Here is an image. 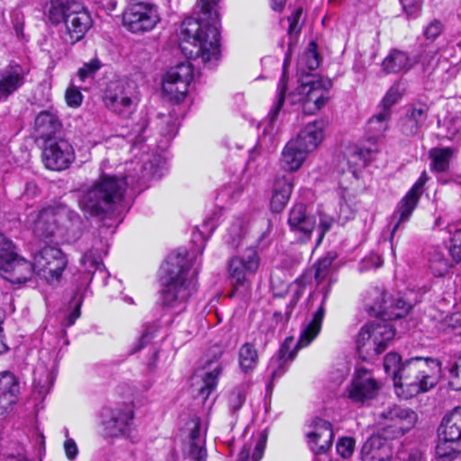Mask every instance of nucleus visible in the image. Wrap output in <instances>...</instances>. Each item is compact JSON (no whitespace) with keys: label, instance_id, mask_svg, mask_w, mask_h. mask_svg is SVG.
<instances>
[{"label":"nucleus","instance_id":"f257e3e1","mask_svg":"<svg viewBox=\"0 0 461 461\" xmlns=\"http://www.w3.org/2000/svg\"><path fill=\"white\" fill-rule=\"evenodd\" d=\"M194 258L185 248L172 251L160 267L158 303L167 311L181 312L197 290L198 270L192 271Z\"/></svg>","mask_w":461,"mask_h":461},{"label":"nucleus","instance_id":"f03ea898","mask_svg":"<svg viewBox=\"0 0 461 461\" xmlns=\"http://www.w3.org/2000/svg\"><path fill=\"white\" fill-rule=\"evenodd\" d=\"M140 175L137 176L128 174L123 177L103 175L90 188L86 190L79 205L85 213L91 216L101 217L103 220L116 215L117 223L122 221L121 214L126 208L122 204L126 187L141 180L149 178L146 167L140 166Z\"/></svg>","mask_w":461,"mask_h":461},{"label":"nucleus","instance_id":"7ed1b4c3","mask_svg":"<svg viewBox=\"0 0 461 461\" xmlns=\"http://www.w3.org/2000/svg\"><path fill=\"white\" fill-rule=\"evenodd\" d=\"M220 0H198L197 5L204 15L212 19V23H202L196 19L183 21L179 36V48L189 59H201L203 63L217 59L220 54V29L215 6Z\"/></svg>","mask_w":461,"mask_h":461},{"label":"nucleus","instance_id":"20e7f679","mask_svg":"<svg viewBox=\"0 0 461 461\" xmlns=\"http://www.w3.org/2000/svg\"><path fill=\"white\" fill-rule=\"evenodd\" d=\"M332 283L328 280V285L321 288L322 299L316 311L302 324L299 339L293 349V338H286L280 347L276 356L269 362L268 371L272 380L281 377L288 368V361H292L300 348L310 345L319 335L326 312V303L330 293Z\"/></svg>","mask_w":461,"mask_h":461},{"label":"nucleus","instance_id":"39448f33","mask_svg":"<svg viewBox=\"0 0 461 461\" xmlns=\"http://www.w3.org/2000/svg\"><path fill=\"white\" fill-rule=\"evenodd\" d=\"M299 297L298 293L289 295L285 302V311H276L271 317L266 318L255 334L253 342H246L240 348L239 365L243 373L252 372L258 364V354L255 347H266L278 332L285 329Z\"/></svg>","mask_w":461,"mask_h":461},{"label":"nucleus","instance_id":"423d86ee","mask_svg":"<svg viewBox=\"0 0 461 461\" xmlns=\"http://www.w3.org/2000/svg\"><path fill=\"white\" fill-rule=\"evenodd\" d=\"M402 307L403 302L401 298H387L386 293L378 287L367 292L365 298L366 311L371 316H381V319L370 321L365 327L369 328V333L384 350L395 335V329L388 321L402 318Z\"/></svg>","mask_w":461,"mask_h":461},{"label":"nucleus","instance_id":"0eeeda50","mask_svg":"<svg viewBox=\"0 0 461 461\" xmlns=\"http://www.w3.org/2000/svg\"><path fill=\"white\" fill-rule=\"evenodd\" d=\"M46 16L52 25L63 23L59 36L69 45L80 41L93 25L90 13L76 0H50Z\"/></svg>","mask_w":461,"mask_h":461},{"label":"nucleus","instance_id":"6e6552de","mask_svg":"<svg viewBox=\"0 0 461 461\" xmlns=\"http://www.w3.org/2000/svg\"><path fill=\"white\" fill-rule=\"evenodd\" d=\"M405 372L414 381L407 384L405 398H411L433 388L440 379L441 365L430 357H411L405 360Z\"/></svg>","mask_w":461,"mask_h":461},{"label":"nucleus","instance_id":"1a4fd4ad","mask_svg":"<svg viewBox=\"0 0 461 461\" xmlns=\"http://www.w3.org/2000/svg\"><path fill=\"white\" fill-rule=\"evenodd\" d=\"M331 87L329 78L309 80L299 87L298 93L291 94L288 101L293 105L301 104L303 113L313 114L326 105Z\"/></svg>","mask_w":461,"mask_h":461},{"label":"nucleus","instance_id":"9d476101","mask_svg":"<svg viewBox=\"0 0 461 461\" xmlns=\"http://www.w3.org/2000/svg\"><path fill=\"white\" fill-rule=\"evenodd\" d=\"M390 116L386 112L380 111L370 118L366 123L367 145L354 147L348 155V164L365 167L378 152L377 140L387 129Z\"/></svg>","mask_w":461,"mask_h":461},{"label":"nucleus","instance_id":"9b49d317","mask_svg":"<svg viewBox=\"0 0 461 461\" xmlns=\"http://www.w3.org/2000/svg\"><path fill=\"white\" fill-rule=\"evenodd\" d=\"M161 22L157 5L138 2L129 5L122 14V24L131 33L144 34L154 30Z\"/></svg>","mask_w":461,"mask_h":461},{"label":"nucleus","instance_id":"f8f14e48","mask_svg":"<svg viewBox=\"0 0 461 461\" xmlns=\"http://www.w3.org/2000/svg\"><path fill=\"white\" fill-rule=\"evenodd\" d=\"M259 264L260 258L252 245H249L241 256H235L230 259V279L236 292L245 293L250 288L251 277L257 273Z\"/></svg>","mask_w":461,"mask_h":461},{"label":"nucleus","instance_id":"ddd939ff","mask_svg":"<svg viewBox=\"0 0 461 461\" xmlns=\"http://www.w3.org/2000/svg\"><path fill=\"white\" fill-rule=\"evenodd\" d=\"M33 258L36 273L49 284L59 282L68 263L60 249L50 246L41 249Z\"/></svg>","mask_w":461,"mask_h":461},{"label":"nucleus","instance_id":"4468645a","mask_svg":"<svg viewBox=\"0 0 461 461\" xmlns=\"http://www.w3.org/2000/svg\"><path fill=\"white\" fill-rule=\"evenodd\" d=\"M193 67L189 62H182L171 68L163 78L162 89L171 99L182 101L193 78Z\"/></svg>","mask_w":461,"mask_h":461},{"label":"nucleus","instance_id":"2eb2a0df","mask_svg":"<svg viewBox=\"0 0 461 461\" xmlns=\"http://www.w3.org/2000/svg\"><path fill=\"white\" fill-rule=\"evenodd\" d=\"M42 160L47 168L61 171L75 160V151L67 140H49L42 151Z\"/></svg>","mask_w":461,"mask_h":461},{"label":"nucleus","instance_id":"dca6fc26","mask_svg":"<svg viewBox=\"0 0 461 461\" xmlns=\"http://www.w3.org/2000/svg\"><path fill=\"white\" fill-rule=\"evenodd\" d=\"M381 388L372 374L365 369H357L347 389L348 397L355 403L364 404L376 397Z\"/></svg>","mask_w":461,"mask_h":461},{"label":"nucleus","instance_id":"f3484780","mask_svg":"<svg viewBox=\"0 0 461 461\" xmlns=\"http://www.w3.org/2000/svg\"><path fill=\"white\" fill-rule=\"evenodd\" d=\"M104 102L108 110L123 118L129 117L135 109L129 89L120 82H112L108 85Z\"/></svg>","mask_w":461,"mask_h":461},{"label":"nucleus","instance_id":"a211bd4d","mask_svg":"<svg viewBox=\"0 0 461 461\" xmlns=\"http://www.w3.org/2000/svg\"><path fill=\"white\" fill-rule=\"evenodd\" d=\"M28 72L16 62H11L0 69V103L6 102L24 86Z\"/></svg>","mask_w":461,"mask_h":461},{"label":"nucleus","instance_id":"6ab92c4d","mask_svg":"<svg viewBox=\"0 0 461 461\" xmlns=\"http://www.w3.org/2000/svg\"><path fill=\"white\" fill-rule=\"evenodd\" d=\"M133 404L123 403L122 407L107 410L104 414V430L108 437H118L124 434L133 420Z\"/></svg>","mask_w":461,"mask_h":461},{"label":"nucleus","instance_id":"aec40b11","mask_svg":"<svg viewBox=\"0 0 461 461\" xmlns=\"http://www.w3.org/2000/svg\"><path fill=\"white\" fill-rule=\"evenodd\" d=\"M2 276L12 284H23L36 273L35 264L15 253L0 264Z\"/></svg>","mask_w":461,"mask_h":461},{"label":"nucleus","instance_id":"412c9836","mask_svg":"<svg viewBox=\"0 0 461 461\" xmlns=\"http://www.w3.org/2000/svg\"><path fill=\"white\" fill-rule=\"evenodd\" d=\"M426 267L435 277L447 276L454 267L453 258H450L449 249L439 246H428L423 252Z\"/></svg>","mask_w":461,"mask_h":461},{"label":"nucleus","instance_id":"4be33fe9","mask_svg":"<svg viewBox=\"0 0 461 461\" xmlns=\"http://www.w3.org/2000/svg\"><path fill=\"white\" fill-rule=\"evenodd\" d=\"M108 248L109 244L107 240L101 237L95 238L92 248L87 250L80 259V265L84 270L92 276L95 272H98L107 278L109 275L105 273V267L103 264V255L107 254Z\"/></svg>","mask_w":461,"mask_h":461},{"label":"nucleus","instance_id":"5701e85b","mask_svg":"<svg viewBox=\"0 0 461 461\" xmlns=\"http://www.w3.org/2000/svg\"><path fill=\"white\" fill-rule=\"evenodd\" d=\"M328 126V121L324 119L315 120L307 123L298 133L295 139H293L303 150L307 153L315 150L324 139V131Z\"/></svg>","mask_w":461,"mask_h":461},{"label":"nucleus","instance_id":"b1692460","mask_svg":"<svg viewBox=\"0 0 461 461\" xmlns=\"http://www.w3.org/2000/svg\"><path fill=\"white\" fill-rule=\"evenodd\" d=\"M313 430L307 434L311 447L316 454L326 453L331 447L333 431L331 424L322 419L312 420Z\"/></svg>","mask_w":461,"mask_h":461},{"label":"nucleus","instance_id":"393cba45","mask_svg":"<svg viewBox=\"0 0 461 461\" xmlns=\"http://www.w3.org/2000/svg\"><path fill=\"white\" fill-rule=\"evenodd\" d=\"M64 216H67L71 221H78L79 215L72 211H56L52 208L41 210L35 221V230H54L59 228V222Z\"/></svg>","mask_w":461,"mask_h":461},{"label":"nucleus","instance_id":"a878e982","mask_svg":"<svg viewBox=\"0 0 461 461\" xmlns=\"http://www.w3.org/2000/svg\"><path fill=\"white\" fill-rule=\"evenodd\" d=\"M390 456L389 446L380 435L369 437L361 448L362 461H385Z\"/></svg>","mask_w":461,"mask_h":461},{"label":"nucleus","instance_id":"bb28decb","mask_svg":"<svg viewBox=\"0 0 461 461\" xmlns=\"http://www.w3.org/2000/svg\"><path fill=\"white\" fill-rule=\"evenodd\" d=\"M19 391L15 376L10 372L3 373L0 376V415L16 403Z\"/></svg>","mask_w":461,"mask_h":461},{"label":"nucleus","instance_id":"cd10ccee","mask_svg":"<svg viewBox=\"0 0 461 461\" xmlns=\"http://www.w3.org/2000/svg\"><path fill=\"white\" fill-rule=\"evenodd\" d=\"M293 190L291 176L276 177L273 185L270 208L274 212H280L287 204Z\"/></svg>","mask_w":461,"mask_h":461},{"label":"nucleus","instance_id":"c85d7f7f","mask_svg":"<svg viewBox=\"0 0 461 461\" xmlns=\"http://www.w3.org/2000/svg\"><path fill=\"white\" fill-rule=\"evenodd\" d=\"M35 131L40 138L47 141L60 130L61 122L57 113L52 110L41 112L35 118Z\"/></svg>","mask_w":461,"mask_h":461},{"label":"nucleus","instance_id":"c756f323","mask_svg":"<svg viewBox=\"0 0 461 461\" xmlns=\"http://www.w3.org/2000/svg\"><path fill=\"white\" fill-rule=\"evenodd\" d=\"M307 154L296 141L291 140L283 149L281 166L286 171H295L301 167Z\"/></svg>","mask_w":461,"mask_h":461},{"label":"nucleus","instance_id":"7c9ffc66","mask_svg":"<svg viewBox=\"0 0 461 461\" xmlns=\"http://www.w3.org/2000/svg\"><path fill=\"white\" fill-rule=\"evenodd\" d=\"M439 435L450 440L461 441V407L455 408L449 414L443 418L438 428Z\"/></svg>","mask_w":461,"mask_h":461},{"label":"nucleus","instance_id":"2f4dec72","mask_svg":"<svg viewBox=\"0 0 461 461\" xmlns=\"http://www.w3.org/2000/svg\"><path fill=\"white\" fill-rule=\"evenodd\" d=\"M368 329V327L363 326L357 339V352L364 359L374 357L384 351L379 343L374 339L373 336H371Z\"/></svg>","mask_w":461,"mask_h":461},{"label":"nucleus","instance_id":"473e14b6","mask_svg":"<svg viewBox=\"0 0 461 461\" xmlns=\"http://www.w3.org/2000/svg\"><path fill=\"white\" fill-rule=\"evenodd\" d=\"M384 366L386 374L391 375L393 381V385L395 387L396 394L401 397L403 393L402 386V362L401 355L397 353H388L384 357Z\"/></svg>","mask_w":461,"mask_h":461},{"label":"nucleus","instance_id":"72a5a7b5","mask_svg":"<svg viewBox=\"0 0 461 461\" xmlns=\"http://www.w3.org/2000/svg\"><path fill=\"white\" fill-rule=\"evenodd\" d=\"M288 223L296 230H312L315 220L306 214V207L303 203L295 204L289 212Z\"/></svg>","mask_w":461,"mask_h":461},{"label":"nucleus","instance_id":"f704fd0d","mask_svg":"<svg viewBox=\"0 0 461 461\" xmlns=\"http://www.w3.org/2000/svg\"><path fill=\"white\" fill-rule=\"evenodd\" d=\"M380 417L382 419L381 425L384 426V429H393L392 437L403 434V410L401 406L393 405L388 408L380 414Z\"/></svg>","mask_w":461,"mask_h":461},{"label":"nucleus","instance_id":"c9c22d12","mask_svg":"<svg viewBox=\"0 0 461 461\" xmlns=\"http://www.w3.org/2000/svg\"><path fill=\"white\" fill-rule=\"evenodd\" d=\"M337 257L336 252L329 251L323 258H320L315 263L314 277L318 285H321L326 280H330V283H333L335 281L332 279V264Z\"/></svg>","mask_w":461,"mask_h":461},{"label":"nucleus","instance_id":"e433bc0d","mask_svg":"<svg viewBox=\"0 0 461 461\" xmlns=\"http://www.w3.org/2000/svg\"><path fill=\"white\" fill-rule=\"evenodd\" d=\"M461 453V441L450 440V438L438 434V440L436 446V455L443 461H450Z\"/></svg>","mask_w":461,"mask_h":461},{"label":"nucleus","instance_id":"4c0bfd02","mask_svg":"<svg viewBox=\"0 0 461 461\" xmlns=\"http://www.w3.org/2000/svg\"><path fill=\"white\" fill-rule=\"evenodd\" d=\"M427 108L424 104H419L408 110L405 116V129L408 130L409 135H416L424 123L426 119Z\"/></svg>","mask_w":461,"mask_h":461},{"label":"nucleus","instance_id":"58836bf2","mask_svg":"<svg viewBox=\"0 0 461 461\" xmlns=\"http://www.w3.org/2000/svg\"><path fill=\"white\" fill-rule=\"evenodd\" d=\"M427 180V174L423 172L415 182L413 186L411 188V190L405 194V220L416 207Z\"/></svg>","mask_w":461,"mask_h":461},{"label":"nucleus","instance_id":"ea45409f","mask_svg":"<svg viewBox=\"0 0 461 461\" xmlns=\"http://www.w3.org/2000/svg\"><path fill=\"white\" fill-rule=\"evenodd\" d=\"M283 67H284L283 75H282V77L279 80L278 86H277V92H278L277 98L267 117V119L268 121V124L270 126L276 120L278 113H279V112L285 103V94L286 91V85H287V80H288L286 73H285L286 61H285Z\"/></svg>","mask_w":461,"mask_h":461},{"label":"nucleus","instance_id":"a19ab883","mask_svg":"<svg viewBox=\"0 0 461 461\" xmlns=\"http://www.w3.org/2000/svg\"><path fill=\"white\" fill-rule=\"evenodd\" d=\"M453 150L450 148H436L429 151L432 168L438 172H445L449 166Z\"/></svg>","mask_w":461,"mask_h":461},{"label":"nucleus","instance_id":"79ce46f5","mask_svg":"<svg viewBox=\"0 0 461 461\" xmlns=\"http://www.w3.org/2000/svg\"><path fill=\"white\" fill-rule=\"evenodd\" d=\"M300 69L304 68L315 70L320 65V56L317 52V44L315 41L309 43L308 49L300 57L298 62Z\"/></svg>","mask_w":461,"mask_h":461},{"label":"nucleus","instance_id":"37998d69","mask_svg":"<svg viewBox=\"0 0 461 461\" xmlns=\"http://www.w3.org/2000/svg\"><path fill=\"white\" fill-rule=\"evenodd\" d=\"M303 14V8L299 7L295 9L293 14L288 17L289 27L287 34L289 37L288 47L292 49L297 42V38L302 31L301 17Z\"/></svg>","mask_w":461,"mask_h":461},{"label":"nucleus","instance_id":"c03bdc74","mask_svg":"<svg viewBox=\"0 0 461 461\" xmlns=\"http://www.w3.org/2000/svg\"><path fill=\"white\" fill-rule=\"evenodd\" d=\"M402 92L403 88L402 87L401 81L394 83L381 101V111L386 112L391 116V107L401 100Z\"/></svg>","mask_w":461,"mask_h":461},{"label":"nucleus","instance_id":"a18cd8bd","mask_svg":"<svg viewBox=\"0 0 461 461\" xmlns=\"http://www.w3.org/2000/svg\"><path fill=\"white\" fill-rule=\"evenodd\" d=\"M403 68V54L399 50H392L382 62V69L385 74H394Z\"/></svg>","mask_w":461,"mask_h":461},{"label":"nucleus","instance_id":"49530a36","mask_svg":"<svg viewBox=\"0 0 461 461\" xmlns=\"http://www.w3.org/2000/svg\"><path fill=\"white\" fill-rule=\"evenodd\" d=\"M149 119L146 114H143L140 117L139 121L132 126L131 132H129V136L131 137V140L134 144H139L145 140V132L147 131Z\"/></svg>","mask_w":461,"mask_h":461},{"label":"nucleus","instance_id":"de8ad7c7","mask_svg":"<svg viewBox=\"0 0 461 461\" xmlns=\"http://www.w3.org/2000/svg\"><path fill=\"white\" fill-rule=\"evenodd\" d=\"M219 373L218 369H214L213 371L207 372L204 375L203 377V385L199 388V394L201 396L207 398L210 395L216 386Z\"/></svg>","mask_w":461,"mask_h":461},{"label":"nucleus","instance_id":"09e8293b","mask_svg":"<svg viewBox=\"0 0 461 461\" xmlns=\"http://www.w3.org/2000/svg\"><path fill=\"white\" fill-rule=\"evenodd\" d=\"M17 253L15 244L4 232H0V264Z\"/></svg>","mask_w":461,"mask_h":461},{"label":"nucleus","instance_id":"8fccbe9b","mask_svg":"<svg viewBox=\"0 0 461 461\" xmlns=\"http://www.w3.org/2000/svg\"><path fill=\"white\" fill-rule=\"evenodd\" d=\"M246 401V391L242 387L234 388L229 396V405L233 411H239Z\"/></svg>","mask_w":461,"mask_h":461},{"label":"nucleus","instance_id":"3c124183","mask_svg":"<svg viewBox=\"0 0 461 461\" xmlns=\"http://www.w3.org/2000/svg\"><path fill=\"white\" fill-rule=\"evenodd\" d=\"M355 449V439L350 437H345L337 443V452L343 458H348L352 456Z\"/></svg>","mask_w":461,"mask_h":461},{"label":"nucleus","instance_id":"603ef678","mask_svg":"<svg viewBox=\"0 0 461 461\" xmlns=\"http://www.w3.org/2000/svg\"><path fill=\"white\" fill-rule=\"evenodd\" d=\"M155 328L151 325H147L141 332L138 342L133 346L131 353L134 354L148 345L154 337Z\"/></svg>","mask_w":461,"mask_h":461},{"label":"nucleus","instance_id":"864d4df0","mask_svg":"<svg viewBox=\"0 0 461 461\" xmlns=\"http://www.w3.org/2000/svg\"><path fill=\"white\" fill-rule=\"evenodd\" d=\"M450 372V386L456 390H461V356L458 357L454 366L449 369Z\"/></svg>","mask_w":461,"mask_h":461},{"label":"nucleus","instance_id":"5fc2aeb1","mask_svg":"<svg viewBox=\"0 0 461 461\" xmlns=\"http://www.w3.org/2000/svg\"><path fill=\"white\" fill-rule=\"evenodd\" d=\"M426 293L424 286L418 289L408 288L405 291V308H411L416 303L420 302L422 295Z\"/></svg>","mask_w":461,"mask_h":461},{"label":"nucleus","instance_id":"6e6d98bb","mask_svg":"<svg viewBox=\"0 0 461 461\" xmlns=\"http://www.w3.org/2000/svg\"><path fill=\"white\" fill-rule=\"evenodd\" d=\"M101 68V62L98 59H94L87 63H85L82 68H79L77 75L81 81H85L86 78L93 76Z\"/></svg>","mask_w":461,"mask_h":461},{"label":"nucleus","instance_id":"4d7b16f0","mask_svg":"<svg viewBox=\"0 0 461 461\" xmlns=\"http://www.w3.org/2000/svg\"><path fill=\"white\" fill-rule=\"evenodd\" d=\"M250 233L251 232H229L224 236V240L230 248L236 249L240 246L242 241L248 243Z\"/></svg>","mask_w":461,"mask_h":461},{"label":"nucleus","instance_id":"13d9d810","mask_svg":"<svg viewBox=\"0 0 461 461\" xmlns=\"http://www.w3.org/2000/svg\"><path fill=\"white\" fill-rule=\"evenodd\" d=\"M189 456L192 461H206L207 453L204 447V442L199 441L190 444Z\"/></svg>","mask_w":461,"mask_h":461},{"label":"nucleus","instance_id":"bf43d9fd","mask_svg":"<svg viewBox=\"0 0 461 461\" xmlns=\"http://www.w3.org/2000/svg\"><path fill=\"white\" fill-rule=\"evenodd\" d=\"M449 253L453 260L461 261V232H453L450 238Z\"/></svg>","mask_w":461,"mask_h":461},{"label":"nucleus","instance_id":"052dcab7","mask_svg":"<svg viewBox=\"0 0 461 461\" xmlns=\"http://www.w3.org/2000/svg\"><path fill=\"white\" fill-rule=\"evenodd\" d=\"M383 261L377 254H371L360 262L358 268L360 272H365L380 267Z\"/></svg>","mask_w":461,"mask_h":461},{"label":"nucleus","instance_id":"680f3d73","mask_svg":"<svg viewBox=\"0 0 461 461\" xmlns=\"http://www.w3.org/2000/svg\"><path fill=\"white\" fill-rule=\"evenodd\" d=\"M422 10V0H405V16L415 19L419 17Z\"/></svg>","mask_w":461,"mask_h":461},{"label":"nucleus","instance_id":"e2e57ef3","mask_svg":"<svg viewBox=\"0 0 461 461\" xmlns=\"http://www.w3.org/2000/svg\"><path fill=\"white\" fill-rule=\"evenodd\" d=\"M444 323L455 335L461 336V312L447 316Z\"/></svg>","mask_w":461,"mask_h":461},{"label":"nucleus","instance_id":"0e129e2a","mask_svg":"<svg viewBox=\"0 0 461 461\" xmlns=\"http://www.w3.org/2000/svg\"><path fill=\"white\" fill-rule=\"evenodd\" d=\"M164 122L167 123V128L162 130L161 133L171 139L173 138L178 130V119L176 116L169 114L168 116H163Z\"/></svg>","mask_w":461,"mask_h":461},{"label":"nucleus","instance_id":"69168bd1","mask_svg":"<svg viewBox=\"0 0 461 461\" xmlns=\"http://www.w3.org/2000/svg\"><path fill=\"white\" fill-rule=\"evenodd\" d=\"M82 98L81 92L75 87L68 88L66 92V101L70 107H78L82 103Z\"/></svg>","mask_w":461,"mask_h":461},{"label":"nucleus","instance_id":"338daca9","mask_svg":"<svg viewBox=\"0 0 461 461\" xmlns=\"http://www.w3.org/2000/svg\"><path fill=\"white\" fill-rule=\"evenodd\" d=\"M442 32V23L434 20L424 30V36L428 40H435Z\"/></svg>","mask_w":461,"mask_h":461},{"label":"nucleus","instance_id":"774afa93","mask_svg":"<svg viewBox=\"0 0 461 461\" xmlns=\"http://www.w3.org/2000/svg\"><path fill=\"white\" fill-rule=\"evenodd\" d=\"M80 316V303H75L74 309L69 312H66L63 316L62 325L64 327H70L72 326L75 321L79 318Z\"/></svg>","mask_w":461,"mask_h":461}]
</instances>
